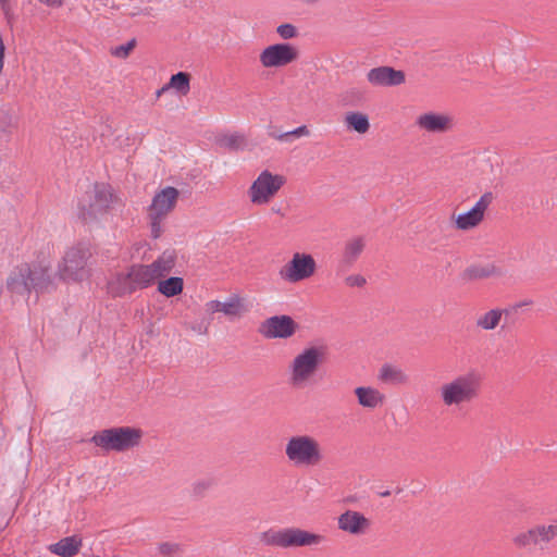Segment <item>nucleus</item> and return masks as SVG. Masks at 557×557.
I'll return each mask as SVG.
<instances>
[{
    "mask_svg": "<svg viewBox=\"0 0 557 557\" xmlns=\"http://www.w3.org/2000/svg\"><path fill=\"white\" fill-rule=\"evenodd\" d=\"M51 262L44 259L38 263L22 264L15 268L7 280L8 289L15 295L41 294L54 288L50 273Z\"/></svg>",
    "mask_w": 557,
    "mask_h": 557,
    "instance_id": "f257e3e1",
    "label": "nucleus"
},
{
    "mask_svg": "<svg viewBox=\"0 0 557 557\" xmlns=\"http://www.w3.org/2000/svg\"><path fill=\"white\" fill-rule=\"evenodd\" d=\"M481 386L480 374L470 371L443 382L437 388V398L443 407L461 410L479 397Z\"/></svg>",
    "mask_w": 557,
    "mask_h": 557,
    "instance_id": "f03ea898",
    "label": "nucleus"
},
{
    "mask_svg": "<svg viewBox=\"0 0 557 557\" xmlns=\"http://www.w3.org/2000/svg\"><path fill=\"white\" fill-rule=\"evenodd\" d=\"M284 457L295 469H313L325 460L322 442L309 433H294L285 438Z\"/></svg>",
    "mask_w": 557,
    "mask_h": 557,
    "instance_id": "7ed1b4c3",
    "label": "nucleus"
},
{
    "mask_svg": "<svg viewBox=\"0 0 557 557\" xmlns=\"http://www.w3.org/2000/svg\"><path fill=\"white\" fill-rule=\"evenodd\" d=\"M326 359V348L322 345H308L300 349L288 362V381L295 388L311 384Z\"/></svg>",
    "mask_w": 557,
    "mask_h": 557,
    "instance_id": "20e7f679",
    "label": "nucleus"
},
{
    "mask_svg": "<svg viewBox=\"0 0 557 557\" xmlns=\"http://www.w3.org/2000/svg\"><path fill=\"white\" fill-rule=\"evenodd\" d=\"M119 202L117 196L107 185H97L81 200L78 218L88 225L103 222L110 210Z\"/></svg>",
    "mask_w": 557,
    "mask_h": 557,
    "instance_id": "39448f33",
    "label": "nucleus"
},
{
    "mask_svg": "<svg viewBox=\"0 0 557 557\" xmlns=\"http://www.w3.org/2000/svg\"><path fill=\"white\" fill-rule=\"evenodd\" d=\"M91 250L86 244L69 247L58 264V276L66 283H82L91 276Z\"/></svg>",
    "mask_w": 557,
    "mask_h": 557,
    "instance_id": "423d86ee",
    "label": "nucleus"
},
{
    "mask_svg": "<svg viewBox=\"0 0 557 557\" xmlns=\"http://www.w3.org/2000/svg\"><path fill=\"white\" fill-rule=\"evenodd\" d=\"M180 190L173 186H165L156 190L147 207V220L152 238H159L163 233V223L174 211L180 199Z\"/></svg>",
    "mask_w": 557,
    "mask_h": 557,
    "instance_id": "0eeeda50",
    "label": "nucleus"
},
{
    "mask_svg": "<svg viewBox=\"0 0 557 557\" xmlns=\"http://www.w3.org/2000/svg\"><path fill=\"white\" fill-rule=\"evenodd\" d=\"M261 542L281 549L318 546L325 542L322 534L300 528L271 529L261 534Z\"/></svg>",
    "mask_w": 557,
    "mask_h": 557,
    "instance_id": "6e6552de",
    "label": "nucleus"
},
{
    "mask_svg": "<svg viewBox=\"0 0 557 557\" xmlns=\"http://www.w3.org/2000/svg\"><path fill=\"white\" fill-rule=\"evenodd\" d=\"M144 432L134 426H116L97 432L91 442L106 451L123 453L138 447Z\"/></svg>",
    "mask_w": 557,
    "mask_h": 557,
    "instance_id": "1a4fd4ad",
    "label": "nucleus"
},
{
    "mask_svg": "<svg viewBox=\"0 0 557 557\" xmlns=\"http://www.w3.org/2000/svg\"><path fill=\"white\" fill-rule=\"evenodd\" d=\"M176 252L174 250L163 251L154 261L149 264H135L129 268V277L137 288H147L158 280L170 274L176 264Z\"/></svg>",
    "mask_w": 557,
    "mask_h": 557,
    "instance_id": "9d476101",
    "label": "nucleus"
},
{
    "mask_svg": "<svg viewBox=\"0 0 557 557\" xmlns=\"http://www.w3.org/2000/svg\"><path fill=\"white\" fill-rule=\"evenodd\" d=\"M286 183L282 174L270 170H262L247 189V196L251 205L256 207L268 206L280 193Z\"/></svg>",
    "mask_w": 557,
    "mask_h": 557,
    "instance_id": "9b49d317",
    "label": "nucleus"
},
{
    "mask_svg": "<svg viewBox=\"0 0 557 557\" xmlns=\"http://www.w3.org/2000/svg\"><path fill=\"white\" fill-rule=\"evenodd\" d=\"M318 271L314 257L305 251H296L278 269V277L287 284H298L312 278Z\"/></svg>",
    "mask_w": 557,
    "mask_h": 557,
    "instance_id": "f8f14e48",
    "label": "nucleus"
},
{
    "mask_svg": "<svg viewBox=\"0 0 557 557\" xmlns=\"http://www.w3.org/2000/svg\"><path fill=\"white\" fill-rule=\"evenodd\" d=\"M298 48L288 42H276L264 47L259 53V63L265 70H277L299 59Z\"/></svg>",
    "mask_w": 557,
    "mask_h": 557,
    "instance_id": "ddd939ff",
    "label": "nucleus"
},
{
    "mask_svg": "<svg viewBox=\"0 0 557 557\" xmlns=\"http://www.w3.org/2000/svg\"><path fill=\"white\" fill-rule=\"evenodd\" d=\"M493 199L491 191L484 193L469 210L454 213L450 218L454 228L459 232H469L479 227L483 223Z\"/></svg>",
    "mask_w": 557,
    "mask_h": 557,
    "instance_id": "4468645a",
    "label": "nucleus"
},
{
    "mask_svg": "<svg viewBox=\"0 0 557 557\" xmlns=\"http://www.w3.org/2000/svg\"><path fill=\"white\" fill-rule=\"evenodd\" d=\"M414 126L424 134L443 135L454 131L456 120L446 111L425 110L416 116Z\"/></svg>",
    "mask_w": 557,
    "mask_h": 557,
    "instance_id": "2eb2a0df",
    "label": "nucleus"
},
{
    "mask_svg": "<svg viewBox=\"0 0 557 557\" xmlns=\"http://www.w3.org/2000/svg\"><path fill=\"white\" fill-rule=\"evenodd\" d=\"M372 525L371 518L358 510L347 509L337 517V529L350 536H364Z\"/></svg>",
    "mask_w": 557,
    "mask_h": 557,
    "instance_id": "dca6fc26",
    "label": "nucleus"
},
{
    "mask_svg": "<svg viewBox=\"0 0 557 557\" xmlns=\"http://www.w3.org/2000/svg\"><path fill=\"white\" fill-rule=\"evenodd\" d=\"M298 329V323L290 315L281 314L264 320L261 324L260 332L265 338L287 339L293 337Z\"/></svg>",
    "mask_w": 557,
    "mask_h": 557,
    "instance_id": "f3484780",
    "label": "nucleus"
},
{
    "mask_svg": "<svg viewBox=\"0 0 557 557\" xmlns=\"http://www.w3.org/2000/svg\"><path fill=\"white\" fill-rule=\"evenodd\" d=\"M205 308L209 314L223 313L231 320L239 319L248 312L245 298L237 294L230 295L223 300H209L206 302Z\"/></svg>",
    "mask_w": 557,
    "mask_h": 557,
    "instance_id": "a211bd4d",
    "label": "nucleus"
},
{
    "mask_svg": "<svg viewBox=\"0 0 557 557\" xmlns=\"http://www.w3.org/2000/svg\"><path fill=\"white\" fill-rule=\"evenodd\" d=\"M356 404L366 411L373 412L383 408L386 404V395L379 387L362 384L352 389Z\"/></svg>",
    "mask_w": 557,
    "mask_h": 557,
    "instance_id": "6ab92c4d",
    "label": "nucleus"
},
{
    "mask_svg": "<svg viewBox=\"0 0 557 557\" xmlns=\"http://www.w3.org/2000/svg\"><path fill=\"white\" fill-rule=\"evenodd\" d=\"M367 82L375 88H388L399 86L405 83V73L392 66H376L369 70L366 74Z\"/></svg>",
    "mask_w": 557,
    "mask_h": 557,
    "instance_id": "aec40b11",
    "label": "nucleus"
},
{
    "mask_svg": "<svg viewBox=\"0 0 557 557\" xmlns=\"http://www.w3.org/2000/svg\"><path fill=\"white\" fill-rule=\"evenodd\" d=\"M364 248L366 238L362 236H355L346 240L342 251L341 264L344 267L354 265L362 255Z\"/></svg>",
    "mask_w": 557,
    "mask_h": 557,
    "instance_id": "412c9836",
    "label": "nucleus"
},
{
    "mask_svg": "<svg viewBox=\"0 0 557 557\" xmlns=\"http://www.w3.org/2000/svg\"><path fill=\"white\" fill-rule=\"evenodd\" d=\"M380 382L389 385H405L409 382V376L400 367L385 363L383 364L377 373Z\"/></svg>",
    "mask_w": 557,
    "mask_h": 557,
    "instance_id": "4be33fe9",
    "label": "nucleus"
},
{
    "mask_svg": "<svg viewBox=\"0 0 557 557\" xmlns=\"http://www.w3.org/2000/svg\"><path fill=\"white\" fill-rule=\"evenodd\" d=\"M467 274L472 280H486L503 276L504 269L496 262H485L469 267Z\"/></svg>",
    "mask_w": 557,
    "mask_h": 557,
    "instance_id": "5701e85b",
    "label": "nucleus"
},
{
    "mask_svg": "<svg viewBox=\"0 0 557 557\" xmlns=\"http://www.w3.org/2000/svg\"><path fill=\"white\" fill-rule=\"evenodd\" d=\"M82 547V540L77 536H67L51 544L48 548L52 554L60 557H73L78 554Z\"/></svg>",
    "mask_w": 557,
    "mask_h": 557,
    "instance_id": "b1692460",
    "label": "nucleus"
},
{
    "mask_svg": "<svg viewBox=\"0 0 557 557\" xmlns=\"http://www.w3.org/2000/svg\"><path fill=\"white\" fill-rule=\"evenodd\" d=\"M136 289L135 285L129 277V271L126 274H116L109 283H108V292L113 297H122L124 295L131 294Z\"/></svg>",
    "mask_w": 557,
    "mask_h": 557,
    "instance_id": "393cba45",
    "label": "nucleus"
},
{
    "mask_svg": "<svg viewBox=\"0 0 557 557\" xmlns=\"http://www.w3.org/2000/svg\"><path fill=\"white\" fill-rule=\"evenodd\" d=\"M344 124L348 131H354L361 135L368 133L370 129L368 115L358 111L347 112L344 116Z\"/></svg>",
    "mask_w": 557,
    "mask_h": 557,
    "instance_id": "a878e982",
    "label": "nucleus"
},
{
    "mask_svg": "<svg viewBox=\"0 0 557 557\" xmlns=\"http://www.w3.org/2000/svg\"><path fill=\"white\" fill-rule=\"evenodd\" d=\"M191 75L187 72L173 74L162 90H173L180 96H187L190 91Z\"/></svg>",
    "mask_w": 557,
    "mask_h": 557,
    "instance_id": "bb28decb",
    "label": "nucleus"
},
{
    "mask_svg": "<svg viewBox=\"0 0 557 557\" xmlns=\"http://www.w3.org/2000/svg\"><path fill=\"white\" fill-rule=\"evenodd\" d=\"M504 311L494 308L479 314L475 319V326L481 331H494L502 322Z\"/></svg>",
    "mask_w": 557,
    "mask_h": 557,
    "instance_id": "cd10ccee",
    "label": "nucleus"
},
{
    "mask_svg": "<svg viewBox=\"0 0 557 557\" xmlns=\"http://www.w3.org/2000/svg\"><path fill=\"white\" fill-rule=\"evenodd\" d=\"M158 292L170 298L178 296L183 293L184 289V280L178 276H171L165 280H158Z\"/></svg>",
    "mask_w": 557,
    "mask_h": 557,
    "instance_id": "c85d7f7f",
    "label": "nucleus"
},
{
    "mask_svg": "<svg viewBox=\"0 0 557 557\" xmlns=\"http://www.w3.org/2000/svg\"><path fill=\"white\" fill-rule=\"evenodd\" d=\"M533 528L537 544L548 543L557 537V521H553L550 523L536 524Z\"/></svg>",
    "mask_w": 557,
    "mask_h": 557,
    "instance_id": "c756f323",
    "label": "nucleus"
},
{
    "mask_svg": "<svg viewBox=\"0 0 557 557\" xmlns=\"http://www.w3.org/2000/svg\"><path fill=\"white\" fill-rule=\"evenodd\" d=\"M512 542L519 548H525L531 545H537L534 528L519 532L512 537Z\"/></svg>",
    "mask_w": 557,
    "mask_h": 557,
    "instance_id": "7c9ffc66",
    "label": "nucleus"
},
{
    "mask_svg": "<svg viewBox=\"0 0 557 557\" xmlns=\"http://www.w3.org/2000/svg\"><path fill=\"white\" fill-rule=\"evenodd\" d=\"M135 46H136V41H135V39H132L125 45L114 47L111 50V54L116 58L126 59L129 55V53L133 51Z\"/></svg>",
    "mask_w": 557,
    "mask_h": 557,
    "instance_id": "2f4dec72",
    "label": "nucleus"
},
{
    "mask_svg": "<svg viewBox=\"0 0 557 557\" xmlns=\"http://www.w3.org/2000/svg\"><path fill=\"white\" fill-rule=\"evenodd\" d=\"M276 33L284 40L292 39L297 36L296 27L293 24L288 23L277 26Z\"/></svg>",
    "mask_w": 557,
    "mask_h": 557,
    "instance_id": "473e14b6",
    "label": "nucleus"
},
{
    "mask_svg": "<svg viewBox=\"0 0 557 557\" xmlns=\"http://www.w3.org/2000/svg\"><path fill=\"white\" fill-rule=\"evenodd\" d=\"M224 145L231 149H240L245 146V138L243 135L232 134L224 138Z\"/></svg>",
    "mask_w": 557,
    "mask_h": 557,
    "instance_id": "72a5a7b5",
    "label": "nucleus"
},
{
    "mask_svg": "<svg viewBox=\"0 0 557 557\" xmlns=\"http://www.w3.org/2000/svg\"><path fill=\"white\" fill-rule=\"evenodd\" d=\"M345 284L348 287H358L361 288L367 284V280L361 274H350L345 277Z\"/></svg>",
    "mask_w": 557,
    "mask_h": 557,
    "instance_id": "f704fd0d",
    "label": "nucleus"
},
{
    "mask_svg": "<svg viewBox=\"0 0 557 557\" xmlns=\"http://www.w3.org/2000/svg\"><path fill=\"white\" fill-rule=\"evenodd\" d=\"M285 136H293V137H308L310 136V131L308 128V126L306 125H301V126H298L297 128L288 132L285 134Z\"/></svg>",
    "mask_w": 557,
    "mask_h": 557,
    "instance_id": "c9c22d12",
    "label": "nucleus"
},
{
    "mask_svg": "<svg viewBox=\"0 0 557 557\" xmlns=\"http://www.w3.org/2000/svg\"><path fill=\"white\" fill-rule=\"evenodd\" d=\"M40 3L50 8H60L63 4V0H38Z\"/></svg>",
    "mask_w": 557,
    "mask_h": 557,
    "instance_id": "e433bc0d",
    "label": "nucleus"
},
{
    "mask_svg": "<svg viewBox=\"0 0 557 557\" xmlns=\"http://www.w3.org/2000/svg\"><path fill=\"white\" fill-rule=\"evenodd\" d=\"M1 8L5 14L10 12V0H0Z\"/></svg>",
    "mask_w": 557,
    "mask_h": 557,
    "instance_id": "4c0bfd02",
    "label": "nucleus"
},
{
    "mask_svg": "<svg viewBox=\"0 0 557 557\" xmlns=\"http://www.w3.org/2000/svg\"><path fill=\"white\" fill-rule=\"evenodd\" d=\"M166 90H162V87L157 91V96H161L163 92H165Z\"/></svg>",
    "mask_w": 557,
    "mask_h": 557,
    "instance_id": "58836bf2",
    "label": "nucleus"
}]
</instances>
